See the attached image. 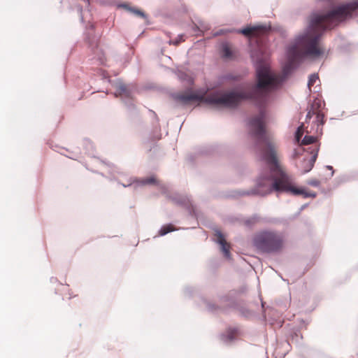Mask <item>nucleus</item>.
Instances as JSON below:
<instances>
[{"label": "nucleus", "mask_w": 358, "mask_h": 358, "mask_svg": "<svg viewBox=\"0 0 358 358\" xmlns=\"http://www.w3.org/2000/svg\"><path fill=\"white\" fill-rule=\"evenodd\" d=\"M252 59L256 62L257 83L252 87H247L239 92L231 91L220 94L187 91L176 95V99L182 104L194 101L204 102L215 106L236 107L242 101L252 99L259 106L266 103L269 99V92L280 85V79L270 71L268 64L252 53Z\"/></svg>", "instance_id": "f257e3e1"}, {"label": "nucleus", "mask_w": 358, "mask_h": 358, "mask_svg": "<svg viewBox=\"0 0 358 358\" xmlns=\"http://www.w3.org/2000/svg\"><path fill=\"white\" fill-rule=\"evenodd\" d=\"M265 113L261 110L259 114L250 120L251 131L256 139V148L262 158L270 166L271 177L261 186H266L264 194L276 192H290L294 195H303L304 198L315 197L316 194L307 192L305 189L297 188L294 185L292 176L287 174L280 164L277 150L278 147L273 137L264 129Z\"/></svg>", "instance_id": "f03ea898"}, {"label": "nucleus", "mask_w": 358, "mask_h": 358, "mask_svg": "<svg viewBox=\"0 0 358 358\" xmlns=\"http://www.w3.org/2000/svg\"><path fill=\"white\" fill-rule=\"evenodd\" d=\"M357 10L358 0H354L341 4L327 13L312 15L307 31L288 48L289 62L294 63L306 56L317 57L322 55L323 50L318 43L323 32L352 17L353 13Z\"/></svg>", "instance_id": "7ed1b4c3"}, {"label": "nucleus", "mask_w": 358, "mask_h": 358, "mask_svg": "<svg viewBox=\"0 0 358 358\" xmlns=\"http://www.w3.org/2000/svg\"><path fill=\"white\" fill-rule=\"evenodd\" d=\"M282 234L273 231H263L254 238V244L259 250L271 253L280 251L284 245Z\"/></svg>", "instance_id": "20e7f679"}, {"label": "nucleus", "mask_w": 358, "mask_h": 358, "mask_svg": "<svg viewBox=\"0 0 358 358\" xmlns=\"http://www.w3.org/2000/svg\"><path fill=\"white\" fill-rule=\"evenodd\" d=\"M270 30V27L266 25H257L253 27H248L243 29L238 30V33L250 38V43L255 41L260 52L263 50V38L267 35Z\"/></svg>", "instance_id": "39448f33"}, {"label": "nucleus", "mask_w": 358, "mask_h": 358, "mask_svg": "<svg viewBox=\"0 0 358 358\" xmlns=\"http://www.w3.org/2000/svg\"><path fill=\"white\" fill-rule=\"evenodd\" d=\"M321 107V101L320 99H315L313 102V114H315V123L317 125V131L318 130H322V128H320L321 126H322L324 123V115L322 113L320 110Z\"/></svg>", "instance_id": "423d86ee"}, {"label": "nucleus", "mask_w": 358, "mask_h": 358, "mask_svg": "<svg viewBox=\"0 0 358 358\" xmlns=\"http://www.w3.org/2000/svg\"><path fill=\"white\" fill-rule=\"evenodd\" d=\"M317 157V150H316L315 152L312 156H309L308 158L303 159V160L301 162L300 164L301 173H306L313 169L314 164L316 161Z\"/></svg>", "instance_id": "0eeeda50"}, {"label": "nucleus", "mask_w": 358, "mask_h": 358, "mask_svg": "<svg viewBox=\"0 0 358 358\" xmlns=\"http://www.w3.org/2000/svg\"><path fill=\"white\" fill-rule=\"evenodd\" d=\"M216 241L220 245L221 250L227 258L230 257V244L227 242L224 235L220 231L215 233Z\"/></svg>", "instance_id": "6e6552de"}, {"label": "nucleus", "mask_w": 358, "mask_h": 358, "mask_svg": "<svg viewBox=\"0 0 358 358\" xmlns=\"http://www.w3.org/2000/svg\"><path fill=\"white\" fill-rule=\"evenodd\" d=\"M121 7H122V8H125L126 10H127L128 11L134 13L136 16L143 17V18L145 17V13L142 10L138 9L137 8L131 7L128 4H123L121 6Z\"/></svg>", "instance_id": "1a4fd4ad"}, {"label": "nucleus", "mask_w": 358, "mask_h": 358, "mask_svg": "<svg viewBox=\"0 0 358 358\" xmlns=\"http://www.w3.org/2000/svg\"><path fill=\"white\" fill-rule=\"evenodd\" d=\"M222 57L226 59H231L233 57V51L229 45L225 43L222 47Z\"/></svg>", "instance_id": "9d476101"}, {"label": "nucleus", "mask_w": 358, "mask_h": 358, "mask_svg": "<svg viewBox=\"0 0 358 358\" xmlns=\"http://www.w3.org/2000/svg\"><path fill=\"white\" fill-rule=\"evenodd\" d=\"M174 229H175L172 224H167L162 227L159 234L161 236H164L168 234L169 232L174 231Z\"/></svg>", "instance_id": "9b49d317"}, {"label": "nucleus", "mask_w": 358, "mask_h": 358, "mask_svg": "<svg viewBox=\"0 0 358 358\" xmlns=\"http://www.w3.org/2000/svg\"><path fill=\"white\" fill-rule=\"evenodd\" d=\"M139 182L143 185H154L155 183V178L154 176L147 177L140 180Z\"/></svg>", "instance_id": "f8f14e48"}, {"label": "nucleus", "mask_w": 358, "mask_h": 358, "mask_svg": "<svg viewBox=\"0 0 358 358\" xmlns=\"http://www.w3.org/2000/svg\"><path fill=\"white\" fill-rule=\"evenodd\" d=\"M319 80V76L317 74H312L309 76L308 87L310 90H311V87L314 85L317 80Z\"/></svg>", "instance_id": "ddd939ff"}, {"label": "nucleus", "mask_w": 358, "mask_h": 358, "mask_svg": "<svg viewBox=\"0 0 358 358\" xmlns=\"http://www.w3.org/2000/svg\"><path fill=\"white\" fill-rule=\"evenodd\" d=\"M117 90L120 95H128V90L127 86L124 84H119L117 86Z\"/></svg>", "instance_id": "4468645a"}, {"label": "nucleus", "mask_w": 358, "mask_h": 358, "mask_svg": "<svg viewBox=\"0 0 358 358\" xmlns=\"http://www.w3.org/2000/svg\"><path fill=\"white\" fill-rule=\"evenodd\" d=\"M316 141V138L313 136H305L302 140L303 145H310Z\"/></svg>", "instance_id": "2eb2a0df"}, {"label": "nucleus", "mask_w": 358, "mask_h": 358, "mask_svg": "<svg viewBox=\"0 0 358 358\" xmlns=\"http://www.w3.org/2000/svg\"><path fill=\"white\" fill-rule=\"evenodd\" d=\"M308 184L313 187H318L320 185V182L317 179H311L308 180Z\"/></svg>", "instance_id": "dca6fc26"}, {"label": "nucleus", "mask_w": 358, "mask_h": 358, "mask_svg": "<svg viewBox=\"0 0 358 358\" xmlns=\"http://www.w3.org/2000/svg\"><path fill=\"white\" fill-rule=\"evenodd\" d=\"M313 115H315V114H313V104L311 105L310 106V110H308L307 115H306V121L307 122L308 120H310L311 117L313 116Z\"/></svg>", "instance_id": "f3484780"}, {"label": "nucleus", "mask_w": 358, "mask_h": 358, "mask_svg": "<svg viewBox=\"0 0 358 358\" xmlns=\"http://www.w3.org/2000/svg\"><path fill=\"white\" fill-rule=\"evenodd\" d=\"M80 1L82 2L81 9H80L81 11L83 8H88V7L90 6V0H80Z\"/></svg>", "instance_id": "a211bd4d"}, {"label": "nucleus", "mask_w": 358, "mask_h": 358, "mask_svg": "<svg viewBox=\"0 0 358 358\" xmlns=\"http://www.w3.org/2000/svg\"><path fill=\"white\" fill-rule=\"evenodd\" d=\"M303 134L302 127H299L296 134V138L298 141H299L300 138L302 136Z\"/></svg>", "instance_id": "6ab92c4d"}, {"label": "nucleus", "mask_w": 358, "mask_h": 358, "mask_svg": "<svg viewBox=\"0 0 358 358\" xmlns=\"http://www.w3.org/2000/svg\"><path fill=\"white\" fill-rule=\"evenodd\" d=\"M257 222H258V217H254L251 219V221H250V223L251 224H255Z\"/></svg>", "instance_id": "aec40b11"}, {"label": "nucleus", "mask_w": 358, "mask_h": 358, "mask_svg": "<svg viewBox=\"0 0 358 358\" xmlns=\"http://www.w3.org/2000/svg\"><path fill=\"white\" fill-rule=\"evenodd\" d=\"M182 38V37L181 36L180 40H177L176 41H173V43L174 45H178L180 43L181 41H183Z\"/></svg>", "instance_id": "412c9836"}, {"label": "nucleus", "mask_w": 358, "mask_h": 358, "mask_svg": "<svg viewBox=\"0 0 358 358\" xmlns=\"http://www.w3.org/2000/svg\"><path fill=\"white\" fill-rule=\"evenodd\" d=\"M357 358H358V354H357Z\"/></svg>", "instance_id": "4be33fe9"}]
</instances>
